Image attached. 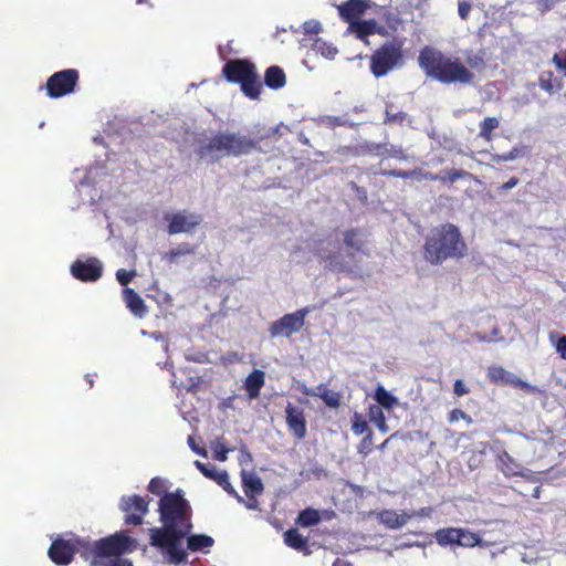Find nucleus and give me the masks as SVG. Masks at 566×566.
Wrapping results in <instances>:
<instances>
[{
	"label": "nucleus",
	"mask_w": 566,
	"mask_h": 566,
	"mask_svg": "<svg viewBox=\"0 0 566 566\" xmlns=\"http://www.w3.org/2000/svg\"><path fill=\"white\" fill-rule=\"evenodd\" d=\"M160 527L150 528L149 543L163 551L168 562L175 565L187 560L182 541L192 531V509L185 492L177 489L165 493L158 502Z\"/></svg>",
	"instance_id": "nucleus-1"
},
{
	"label": "nucleus",
	"mask_w": 566,
	"mask_h": 566,
	"mask_svg": "<svg viewBox=\"0 0 566 566\" xmlns=\"http://www.w3.org/2000/svg\"><path fill=\"white\" fill-rule=\"evenodd\" d=\"M418 63L428 77L442 84L470 85L475 77L470 69L481 71L485 67V59L482 52L468 55L467 66L459 57L447 56L441 51L430 46L420 51Z\"/></svg>",
	"instance_id": "nucleus-2"
},
{
	"label": "nucleus",
	"mask_w": 566,
	"mask_h": 566,
	"mask_svg": "<svg viewBox=\"0 0 566 566\" xmlns=\"http://www.w3.org/2000/svg\"><path fill=\"white\" fill-rule=\"evenodd\" d=\"M342 240L346 249L345 252L342 251L337 240L326 237L314 241L313 253L328 270L338 273H353L357 268L355 254L369 255L366 249L367 233L361 228H350L342 232Z\"/></svg>",
	"instance_id": "nucleus-3"
},
{
	"label": "nucleus",
	"mask_w": 566,
	"mask_h": 566,
	"mask_svg": "<svg viewBox=\"0 0 566 566\" xmlns=\"http://www.w3.org/2000/svg\"><path fill=\"white\" fill-rule=\"evenodd\" d=\"M468 252V244L459 227L450 222L431 228L422 244L423 260L434 266L448 260L460 261Z\"/></svg>",
	"instance_id": "nucleus-4"
},
{
	"label": "nucleus",
	"mask_w": 566,
	"mask_h": 566,
	"mask_svg": "<svg viewBox=\"0 0 566 566\" xmlns=\"http://www.w3.org/2000/svg\"><path fill=\"white\" fill-rule=\"evenodd\" d=\"M277 134V128L258 129L253 136L240 133L220 132L198 148V156L218 161L222 157H240L254 150L260 151V144Z\"/></svg>",
	"instance_id": "nucleus-5"
},
{
	"label": "nucleus",
	"mask_w": 566,
	"mask_h": 566,
	"mask_svg": "<svg viewBox=\"0 0 566 566\" xmlns=\"http://www.w3.org/2000/svg\"><path fill=\"white\" fill-rule=\"evenodd\" d=\"M222 75L229 83L239 84L250 99H259L262 83L254 63L248 59L229 60L222 67Z\"/></svg>",
	"instance_id": "nucleus-6"
},
{
	"label": "nucleus",
	"mask_w": 566,
	"mask_h": 566,
	"mask_svg": "<svg viewBox=\"0 0 566 566\" xmlns=\"http://www.w3.org/2000/svg\"><path fill=\"white\" fill-rule=\"evenodd\" d=\"M403 63L402 44L397 40L387 41L369 56L370 73L382 77Z\"/></svg>",
	"instance_id": "nucleus-7"
},
{
	"label": "nucleus",
	"mask_w": 566,
	"mask_h": 566,
	"mask_svg": "<svg viewBox=\"0 0 566 566\" xmlns=\"http://www.w3.org/2000/svg\"><path fill=\"white\" fill-rule=\"evenodd\" d=\"M80 73L75 69H66L53 73L46 81V94L51 98H60L75 92Z\"/></svg>",
	"instance_id": "nucleus-8"
},
{
	"label": "nucleus",
	"mask_w": 566,
	"mask_h": 566,
	"mask_svg": "<svg viewBox=\"0 0 566 566\" xmlns=\"http://www.w3.org/2000/svg\"><path fill=\"white\" fill-rule=\"evenodd\" d=\"M136 547V542L124 532L116 533L105 538L96 541L97 555L99 560L103 558L118 557L125 553L133 552Z\"/></svg>",
	"instance_id": "nucleus-9"
},
{
	"label": "nucleus",
	"mask_w": 566,
	"mask_h": 566,
	"mask_svg": "<svg viewBox=\"0 0 566 566\" xmlns=\"http://www.w3.org/2000/svg\"><path fill=\"white\" fill-rule=\"evenodd\" d=\"M308 313L310 308L303 307L294 313L285 314L281 318L274 321L269 327L271 337H290L294 333L300 332L305 324V317Z\"/></svg>",
	"instance_id": "nucleus-10"
},
{
	"label": "nucleus",
	"mask_w": 566,
	"mask_h": 566,
	"mask_svg": "<svg viewBox=\"0 0 566 566\" xmlns=\"http://www.w3.org/2000/svg\"><path fill=\"white\" fill-rule=\"evenodd\" d=\"M167 221V232L170 235L178 233H191L202 222V216L187 210L175 213H167L164 217Z\"/></svg>",
	"instance_id": "nucleus-11"
},
{
	"label": "nucleus",
	"mask_w": 566,
	"mask_h": 566,
	"mask_svg": "<svg viewBox=\"0 0 566 566\" xmlns=\"http://www.w3.org/2000/svg\"><path fill=\"white\" fill-rule=\"evenodd\" d=\"M149 500L140 495L123 496L120 500V510L125 512V524L140 525L144 516L148 513Z\"/></svg>",
	"instance_id": "nucleus-12"
},
{
	"label": "nucleus",
	"mask_w": 566,
	"mask_h": 566,
	"mask_svg": "<svg viewBox=\"0 0 566 566\" xmlns=\"http://www.w3.org/2000/svg\"><path fill=\"white\" fill-rule=\"evenodd\" d=\"M72 276L82 282H96L103 273V265L96 258L75 260L70 268Z\"/></svg>",
	"instance_id": "nucleus-13"
},
{
	"label": "nucleus",
	"mask_w": 566,
	"mask_h": 566,
	"mask_svg": "<svg viewBox=\"0 0 566 566\" xmlns=\"http://www.w3.org/2000/svg\"><path fill=\"white\" fill-rule=\"evenodd\" d=\"M48 556L55 565H70L74 558L73 534L69 538L57 537L52 541L48 551Z\"/></svg>",
	"instance_id": "nucleus-14"
},
{
	"label": "nucleus",
	"mask_w": 566,
	"mask_h": 566,
	"mask_svg": "<svg viewBox=\"0 0 566 566\" xmlns=\"http://www.w3.org/2000/svg\"><path fill=\"white\" fill-rule=\"evenodd\" d=\"M285 421L290 432L297 440H302L307 433V423L304 410L300 407L287 403L285 408Z\"/></svg>",
	"instance_id": "nucleus-15"
},
{
	"label": "nucleus",
	"mask_w": 566,
	"mask_h": 566,
	"mask_svg": "<svg viewBox=\"0 0 566 566\" xmlns=\"http://www.w3.org/2000/svg\"><path fill=\"white\" fill-rule=\"evenodd\" d=\"M242 488L244 491L248 501L242 503L245 504L249 510H256L259 506V502L256 500V495H260L264 491V485L260 476L254 473H242Z\"/></svg>",
	"instance_id": "nucleus-16"
},
{
	"label": "nucleus",
	"mask_w": 566,
	"mask_h": 566,
	"mask_svg": "<svg viewBox=\"0 0 566 566\" xmlns=\"http://www.w3.org/2000/svg\"><path fill=\"white\" fill-rule=\"evenodd\" d=\"M196 468L208 479L213 480L230 495L235 496L238 502H243V497L239 495L229 481V475L226 471L218 472L214 465H207L199 460L195 461Z\"/></svg>",
	"instance_id": "nucleus-17"
},
{
	"label": "nucleus",
	"mask_w": 566,
	"mask_h": 566,
	"mask_svg": "<svg viewBox=\"0 0 566 566\" xmlns=\"http://www.w3.org/2000/svg\"><path fill=\"white\" fill-rule=\"evenodd\" d=\"M369 8L368 0H347L337 7L340 19L352 25Z\"/></svg>",
	"instance_id": "nucleus-18"
},
{
	"label": "nucleus",
	"mask_w": 566,
	"mask_h": 566,
	"mask_svg": "<svg viewBox=\"0 0 566 566\" xmlns=\"http://www.w3.org/2000/svg\"><path fill=\"white\" fill-rule=\"evenodd\" d=\"M74 539V555L78 554L85 560L91 563V566H99L101 560L97 555L96 542L91 543L90 541L83 539L78 536L73 535Z\"/></svg>",
	"instance_id": "nucleus-19"
},
{
	"label": "nucleus",
	"mask_w": 566,
	"mask_h": 566,
	"mask_svg": "<svg viewBox=\"0 0 566 566\" xmlns=\"http://www.w3.org/2000/svg\"><path fill=\"white\" fill-rule=\"evenodd\" d=\"M123 298L127 308L137 317L142 318L147 314V306L140 295L130 287L123 290Z\"/></svg>",
	"instance_id": "nucleus-20"
},
{
	"label": "nucleus",
	"mask_w": 566,
	"mask_h": 566,
	"mask_svg": "<svg viewBox=\"0 0 566 566\" xmlns=\"http://www.w3.org/2000/svg\"><path fill=\"white\" fill-rule=\"evenodd\" d=\"M265 382V374L261 369L252 370L244 380L243 388L250 399H256Z\"/></svg>",
	"instance_id": "nucleus-21"
},
{
	"label": "nucleus",
	"mask_w": 566,
	"mask_h": 566,
	"mask_svg": "<svg viewBox=\"0 0 566 566\" xmlns=\"http://www.w3.org/2000/svg\"><path fill=\"white\" fill-rule=\"evenodd\" d=\"M284 543L304 555H310L308 538L303 536L297 528H290L284 533Z\"/></svg>",
	"instance_id": "nucleus-22"
},
{
	"label": "nucleus",
	"mask_w": 566,
	"mask_h": 566,
	"mask_svg": "<svg viewBox=\"0 0 566 566\" xmlns=\"http://www.w3.org/2000/svg\"><path fill=\"white\" fill-rule=\"evenodd\" d=\"M264 83L272 90L282 88L286 83L284 71L277 65L268 67L264 74Z\"/></svg>",
	"instance_id": "nucleus-23"
},
{
	"label": "nucleus",
	"mask_w": 566,
	"mask_h": 566,
	"mask_svg": "<svg viewBox=\"0 0 566 566\" xmlns=\"http://www.w3.org/2000/svg\"><path fill=\"white\" fill-rule=\"evenodd\" d=\"M317 392L304 391L306 395H316L318 396L327 407L329 408H338L340 406L342 396L337 391H333L327 388L326 385L319 384L316 387Z\"/></svg>",
	"instance_id": "nucleus-24"
},
{
	"label": "nucleus",
	"mask_w": 566,
	"mask_h": 566,
	"mask_svg": "<svg viewBox=\"0 0 566 566\" xmlns=\"http://www.w3.org/2000/svg\"><path fill=\"white\" fill-rule=\"evenodd\" d=\"M185 538H187V548L191 552L205 551L214 544L213 538L206 534H188Z\"/></svg>",
	"instance_id": "nucleus-25"
},
{
	"label": "nucleus",
	"mask_w": 566,
	"mask_h": 566,
	"mask_svg": "<svg viewBox=\"0 0 566 566\" xmlns=\"http://www.w3.org/2000/svg\"><path fill=\"white\" fill-rule=\"evenodd\" d=\"M434 539L438 545L446 547L449 545H458L459 527H444L439 528L434 533Z\"/></svg>",
	"instance_id": "nucleus-26"
},
{
	"label": "nucleus",
	"mask_w": 566,
	"mask_h": 566,
	"mask_svg": "<svg viewBox=\"0 0 566 566\" xmlns=\"http://www.w3.org/2000/svg\"><path fill=\"white\" fill-rule=\"evenodd\" d=\"M409 518L410 515L398 514L395 511H384L380 514V522L391 530H396L403 526Z\"/></svg>",
	"instance_id": "nucleus-27"
},
{
	"label": "nucleus",
	"mask_w": 566,
	"mask_h": 566,
	"mask_svg": "<svg viewBox=\"0 0 566 566\" xmlns=\"http://www.w3.org/2000/svg\"><path fill=\"white\" fill-rule=\"evenodd\" d=\"M374 399L377 401V406L387 410H391L398 405V399L381 385L375 389Z\"/></svg>",
	"instance_id": "nucleus-28"
},
{
	"label": "nucleus",
	"mask_w": 566,
	"mask_h": 566,
	"mask_svg": "<svg viewBox=\"0 0 566 566\" xmlns=\"http://www.w3.org/2000/svg\"><path fill=\"white\" fill-rule=\"evenodd\" d=\"M482 545L483 539L478 533L471 532L470 530L467 528L459 527L458 546L472 548Z\"/></svg>",
	"instance_id": "nucleus-29"
},
{
	"label": "nucleus",
	"mask_w": 566,
	"mask_h": 566,
	"mask_svg": "<svg viewBox=\"0 0 566 566\" xmlns=\"http://www.w3.org/2000/svg\"><path fill=\"white\" fill-rule=\"evenodd\" d=\"M196 248L188 242L180 243L177 248L167 251L163 260L169 263L176 262L180 256L195 254Z\"/></svg>",
	"instance_id": "nucleus-30"
},
{
	"label": "nucleus",
	"mask_w": 566,
	"mask_h": 566,
	"mask_svg": "<svg viewBox=\"0 0 566 566\" xmlns=\"http://www.w3.org/2000/svg\"><path fill=\"white\" fill-rule=\"evenodd\" d=\"M500 127V120L496 117H485L480 123L479 137L485 142H491L494 137L493 132Z\"/></svg>",
	"instance_id": "nucleus-31"
},
{
	"label": "nucleus",
	"mask_w": 566,
	"mask_h": 566,
	"mask_svg": "<svg viewBox=\"0 0 566 566\" xmlns=\"http://www.w3.org/2000/svg\"><path fill=\"white\" fill-rule=\"evenodd\" d=\"M488 377L493 384H513V375L506 371L503 367L492 366L488 370Z\"/></svg>",
	"instance_id": "nucleus-32"
},
{
	"label": "nucleus",
	"mask_w": 566,
	"mask_h": 566,
	"mask_svg": "<svg viewBox=\"0 0 566 566\" xmlns=\"http://www.w3.org/2000/svg\"><path fill=\"white\" fill-rule=\"evenodd\" d=\"M497 460L500 462L499 469L503 472L505 476H513L517 474L518 465L506 451L500 453L497 455Z\"/></svg>",
	"instance_id": "nucleus-33"
},
{
	"label": "nucleus",
	"mask_w": 566,
	"mask_h": 566,
	"mask_svg": "<svg viewBox=\"0 0 566 566\" xmlns=\"http://www.w3.org/2000/svg\"><path fill=\"white\" fill-rule=\"evenodd\" d=\"M349 27L356 33L358 39H363L376 32L377 23L375 20H357Z\"/></svg>",
	"instance_id": "nucleus-34"
},
{
	"label": "nucleus",
	"mask_w": 566,
	"mask_h": 566,
	"mask_svg": "<svg viewBox=\"0 0 566 566\" xmlns=\"http://www.w3.org/2000/svg\"><path fill=\"white\" fill-rule=\"evenodd\" d=\"M319 521L321 516L318 512L311 507L301 511L296 520L297 524H300L303 527L316 525L319 523Z\"/></svg>",
	"instance_id": "nucleus-35"
},
{
	"label": "nucleus",
	"mask_w": 566,
	"mask_h": 566,
	"mask_svg": "<svg viewBox=\"0 0 566 566\" xmlns=\"http://www.w3.org/2000/svg\"><path fill=\"white\" fill-rule=\"evenodd\" d=\"M526 154V147L524 146H516L513 147L510 151L504 154H496L493 155V160L497 164L514 160L517 158L523 157Z\"/></svg>",
	"instance_id": "nucleus-36"
},
{
	"label": "nucleus",
	"mask_w": 566,
	"mask_h": 566,
	"mask_svg": "<svg viewBox=\"0 0 566 566\" xmlns=\"http://www.w3.org/2000/svg\"><path fill=\"white\" fill-rule=\"evenodd\" d=\"M472 175L463 169H450L440 175L439 181L442 184H454L459 179L470 178Z\"/></svg>",
	"instance_id": "nucleus-37"
},
{
	"label": "nucleus",
	"mask_w": 566,
	"mask_h": 566,
	"mask_svg": "<svg viewBox=\"0 0 566 566\" xmlns=\"http://www.w3.org/2000/svg\"><path fill=\"white\" fill-rule=\"evenodd\" d=\"M313 50L327 59H333L337 54V49L332 44L326 43L322 39H316L314 41Z\"/></svg>",
	"instance_id": "nucleus-38"
},
{
	"label": "nucleus",
	"mask_w": 566,
	"mask_h": 566,
	"mask_svg": "<svg viewBox=\"0 0 566 566\" xmlns=\"http://www.w3.org/2000/svg\"><path fill=\"white\" fill-rule=\"evenodd\" d=\"M368 430H370V429L368 427L367 421L364 419V417L360 413L355 412L352 418V431L355 434L359 436L365 432L367 433Z\"/></svg>",
	"instance_id": "nucleus-39"
},
{
	"label": "nucleus",
	"mask_w": 566,
	"mask_h": 566,
	"mask_svg": "<svg viewBox=\"0 0 566 566\" xmlns=\"http://www.w3.org/2000/svg\"><path fill=\"white\" fill-rule=\"evenodd\" d=\"M374 433L371 430H368L367 434L360 440L357 446V451L364 458L367 457L373 451L374 446Z\"/></svg>",
	"instance_id": "nucleus-40"
},
{
	"label": "nucleus",
	"mask_w": 566,
	"mask_h": 566,
	"mask_svg": "<svg viewBox=\"0 0 566 566\" xmlns=\"http://www.w3.org/2000/svg\"><path fill=\"white\" fill-rule=\"evenodd\" d=\"M407 117L403 112L394 111V104H387L385 111V123H402Z\"/></svg>",
	"instance_id": "nucleus-41"
},
{
	"label": "nucleus",
	"mask_w": 566,
	"mask_h": 566,
	"mask_svg": "<svg viewBox=\"0 0 566 566\" xmlns=\"http://www.w3.org/2000/svg\"><path fill=\"white\" fill-rule=\"evenodd\" d=\"M147 490L150 493H153L155 495H159L161 497L165 493H167L166 492V482L161 478L155 476L149 481Z\"/></svg>",
	"instance_id": "nucleus-42"
},
{
	"label": "nucleus",
	"mask_w": 566,
	"mask_h": 566,
	"mask_svg": "<svg viewBox=\"0 0 566 566\" xmlns=\"http://www.w3.org/2000/svg\"><path fill=\"white\" fill-rule=\"evenodd\" d=\"M459 420H464L467 423H472V418L470 415H468L467 412H464L463 410L461 409H452L449 413H448V421L450 423H453V422H457Z\"/></svg>",
	"instance_id": "nucleus-43"
},
{
	"label": "nucleus",
	"mask_w": 566,
	"mask_h": 566,
	"mask_svg": "<svg viewBox=\"0 0 566 566\" xmlns=\"http://www.w3.org/2000/svg\"><path fill=\"white\" fill-rule=\"evenodd\" d=\"M368 417H369V420L375 423L382 422V420L386 418L381 407H379L377 405L369 406Z\"/></svg>",
	"instance_id": "nucleus-44"
},
{
	"label": "nucleus",
	"mask_w": 566,
	"mask_h": 566,
	"mask_svg": "<svg viewBox=\"0 0 566 566\" xmlns=\"http://www.w3.org/2000/svg\"><path fill=\"white\" fill-rule=\"evenodd\" d=\"M136 275L135 271H126L124 269H119L116 272V280L123 286H127L130 283L133 277Z\"/></svg>",
	"instance_id": "nucleus-45"
},
{
	"label": "nucleus",
	"mask_w": 566,
	"mask_h": 566,
	"mask_svg": "<svg viewBox=\"0 0 566 566\" xmlns=\"http://www.w3.org/2000/svg\"><path fill=\"white\" fill-rule=\"evenodd\" d=\"M552 62L564 74V76H566V51L560 54L555 53Z\"/></svg>",
	"instance_id": "nucleus-46"
},
{
	"label": "nucleus",
	"mask_w": 566,
	"mask_h": 566,
	"mask_svg": "<svg viewBox=\"0 0 566 566\" xmlns=\"http://www.w3.org/2000/svg\"><path fill=\"white\" fill-rule=\"evenodd\" d=\"M472 6L471 3L467 1H461L458 4V13L462 20H467L470 12H471Z\"/></svg>",
	"instance_id": "nucleus-47"
},
{
	"label": "nucleus",
	"mask_w": 566,
	"mask_h": 566,
	"mask_svg": "<svg viewBox=\"0 0 566 566\" xmlns=\"http://www.w3.org/2000/svg\"><path fill=\"white\" fill-rule=\"evenodd\" d=\"M469 388L464 385V382L461 379H457L453 384V392L458 397H462L467 394H469Z\"/></svg>",
	"instance_id": "nucleus-48"
},
{
	"label": "nucleus",
	"mask_w": 566,
	"mask_h": 566,
	"mask_svg": "<svg viewBox=\"0 0 566 566\" xmlns=\"http://www.w3.org/2000/svg\"><path fill=\"white\" fill-rule=\"evenodd\" d=\"M303 28L305 33H318L322 30V25L317 21H306Z\"/></svg>",
	"instance_id": "nucleus-49"
},
{
	"label": "nucleus",
	"mask_w": 566,
	"mask_h": 566,
	"mask_svg": "<svg viewBox=\"0 0 566 566\" xmlns=\"http://www.w3.org/2000/svg\"><path fill=\"white\" fill-rule=\"evenodd\" d=\"M418 171H419L418 176H417L418 180L424 179V180H430V181H439L440 175L432 174L430 171H422L419 168H418Z\"/></svg>",
	"instance_id": "nucleus-50"
},
{
	"label": "nucleus",
	"mask_w": 566,
	"mask_h": 566,
	"mask_svg": "<svg viewBox=\"0 0 566 566\" xmlns=\"http://www.w3.org/2000/svg\"><path fill=\"white\" fill-rule=\"evenodd\" d=\"M105 566H133L132 562L126 558L114 557L108 560L107 565Z\"/></svg>",
	"instance_id": "nucleus-51"
},
{
	"label": "nucleus",
	"mask_w": 566,
	"mask_h": 566,
	"mask_svg": "<svg viewBox=\"0 0 566 566\" xmlns=\"http://www.w3.org/2000/svg\"><path fill=\"white\" fill-rule=\"evenodd\" d=\"M188 444H189L190 449H191L193 452H196L197 454H200V455H202V457H207V451H206V449H205V448H200V447H198V446H197V443H196V441H195V439H193V437H191V436H190V437L188 438Z\"/></svg>",
	"instance_id": "nucleus-52"
},
{
	"label": "nucleus",
	"mask_w": 566,
	"mask_h": 566,
	"mask_svg": "<svg viewBox=\"0 0 566 566\" xmlns=\"http://www.w3.org/2000/svg\"><path fill=\"white\" fill-rule=\"evenodd\" d=\"M389 155L400 160L407 159V156L401 147L392 146L391 149L389 150Z\"/></svg>",
	"instance_id": "nucleus-53"
},
{
	"label": "nucleus",
	"mask_w": 566,
	"mask_h": 566,
	"mask_svg": "<svg viewBox=\"0 0 566 566\" xmlns=\"http://www.w3.org/2000/svg\"><path fill=\"white\" fill-rule=\"evenodd\" d=\"M556 349L559 353L560 357L566 359V336H562L557 344Z\"/></svg>",
	"instance_id": "nucleus-54"
},
{
	"label": "nucleus",
	"mask_w": 566,
	"mask_h": 566,
	"mask_svg": "<svg viewBox=\"0 0 566 566\" xmlns=\"http://www.w3.org/2000/svg\"><path fill=\"white\" fill-rule=\"evenodd\" d=\"M518 182L520 179L517 177H511L506 182L501 185L499 189L502 191H506L517 186Z\"/></svg>",
	"instance_id": "nucleus-55"
},
{
	"label": "nucleus",
	"mask_w": 566,
	"mask_h": 566,
	"mask_svg": "<svg viewBox=\"0 0 566 566\" xmlns=\"http://www.w3.org/2000/svg\"><path fill=\"white\" fill-rule=\"evenodd\" d=\"M539 86L541 88H543L544 91L548 92V93H553L554 92V85H553V82L551 78H539Z\"/></svg>",
	"instance_id": "nucleus-56"
},
{
	"label": "nucleus",
	"mask_w": 566,
	"mask_h": 566,
	"mask_svg": "<svg viewBox=\"0 0 566 566\" xmlns=\"http://www.w3.org/2000/svg\"><path fill=\"white\" fill-rule=\"evenodd\" d=\"M418 168L413 169V170H399V174H398V177L399 178H403V179H407V178H417L418 176Z\"/></svg>",
	"instance_id": "nucleus-57"
},
{
	"label": "nucleus",
	"mask_w": 566,
	"mask_h": 566,
	"mask_svg": "<svg viewBox=\"0 0 566 566\" xmlns=\"http://www.w3.org/2000/svg\"><path fill=\"white\" fill-rule=\"evenodd\" d=\"M332 566H352V565L349 562H347L345 559L336 558Z\"/></svg>",
	"instance_id": "nucleus-58"
},
{
	"label": "nucleus",
	"mask_w": 566,
	"mask_h": 566,
	"mask_svg": "<svg viewBox=\"0 0 566 566\" xmlns=\"http://www.w3.org/2000/svg\"><path fill=\"white\" fill-rule=\"evenodd\" d=\"M376 426L382 432H387V430H388V426L386 423V418L382 420V422H377Z\"/></svg>",
	"instance_id": "nucleus-59"
},
{
	"label": "nucleus",
	"mask_w": 566,
	"mask_h": 566,
	"mask_svg": "<svg viewBox=\"0 0 566 566\" xmlns=\"http://www.w3.org/2000/svg\"><path fill=\"white\" fill-rule=\"evenodd\" d=\"M430 512H431V509H430V507H423V509H421V510L417 513V515H419V516H428V515L430 514Z\"/></svg>",
	"instance_id": "nucleus-60"
},
{
	"label": "nucleus",
	"mask_w": 566,
	"mask_h": 566,
	"mask_svg": "<svg viewBox=\"0 0 566 566\" xmlns=\"http://www.w3.org/2000/svg\"><path fill=\"white\" fill-rule=\"evenodd\" d=\"M398 174H399V170H386V171L381 172V175H384V176H392V177H398Z\"/></svg>",
	"instance_id": "nucleus-61"
},
{
	"label": "nucleus",
	"mask_w": 566,
	"mask_h": 566,
	"mask_svg": "<svg viewBox=\"0 0 566 566\" xmlns=\"http://www.w3.org/2000/svg\"><path fill=\"white\" fill-rule=\"evenodd\" d=\"M382 149H385V145H377V146H376V153H377L378 155H380V154H382V153H384V151H382Z\"/></svg>",
	"instance_id": "nucleus-62"
},
{
	"label": "nucleus",
	"mask_w": 566,
	"mask_h": 566,
	"mask_svg": "<svg viewBox=\"0 0 566 566\" xmlns=\"http://www.w3.org/2000/svg\"><path fill=\"white\" fill-rule=\"evenodd\" d=\"M390 438H387L381 444L378 446V449L379 450H384L387 446V443L389 442Z\"/></svg>",
	"instance_id": "nucleus-63"
},
{
	"label": "nucleus",
	"mask_w": 566,
	"mask_h": 566,
	"mask_svg": "<svg viewBox=\"0 0 566 566\" xmlns=\"http://www.w3.org/2000/svg\"><path fill=\"white\" fill-rule=\"evenodd\" d=\"M539 491H541V488H539V486H536V488L534 489V494H533V495H534L535 497H538V495H539Z\"/></svg>",
	"instance_id": "nucleus-64"
}]
</instances>
